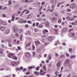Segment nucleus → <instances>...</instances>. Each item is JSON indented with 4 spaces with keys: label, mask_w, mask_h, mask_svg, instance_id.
Masks as SVG:
<instances>
[{
    "label": "nucleus",
    "mask_w": 77,
    "mask_h": 77,
    "mask_svg": "<svg viewBox=\"0 0 77 77\" xmlns=\"http://www.w3.org/2000/svg\"><path fill=\"white\" fill-rule=\"evenodd\" d=\"M40 75H45V71H44V70L42 69H41L40 71Z\"/></svg>",
    "instance_id": "1"
},
{
    "label": "nucleus",
    "mask_w": 77,
    "mask_h": 77,
    "mask_svg": "<svg viewBox=\"0 0 77 77\" xmlns=\"http://www.w3.org/2000/svg\"><path fill=\"white\" fill-rule=\"evenodd\" d=\"M12 29L14 33H16L18 31V28L15 26H14L12 28Z\"/></svg>",
    "instance_id": "2"
},
{
    "label": "nucleus",
    "mask_w": 77,
    "mask_h": 77,
    "mask_svg": "<svg viewBox=\"0 0 77 77\" xmlns=\"http://www.w3.org/2000/svg\"><path fill=\"white\" fill-rule=\"evenodd\" d=\"M18 64H19V63L15 61H13L11 63V65H13V66H17Z\"/></svg>",
    "instance_id": "3"
},
{
    "label": "nucleus",
    "mask_w": 77,
    "mask_h": 77,
    "mask_svg": "<svg viewBox=\"0 0 77 77\" xmlns=\"http://www.w3.org/2000/svg\"><path fill=\"white\" fill-rule=\"evenodd\" d=\"M75 3H72L70 5V8H71V9H74V8H75Z\"/></svg>",
    "instance_id": "4"
},
{
    "label": "nucleus",
    "mask_w": 77,
    "mask_h": 77,
    "mask_svg": "<svg viewBox=\"0 0 77 77\" xmlns=\"http://www.w3.org/2000/svg\"><path fill=\"white\" fill-rule=\"evenodd\" d=\"M26 56L27 58H30L31 57V55L29 52H26Z\"/></svg>",
    "instance_id": "5"
},
{
    "label": "nucleus",
    "mask_w": 77,
    "mask_h": 77,
    "mask_svg": "<svg viewBox=\"0 0 77 77\" xmlns=\"http://www.w3.org/2000/svg\"><path fill=\"white\" fill-rule=\"evenodd\" d=\"M52 16L53 17H58V13L56 12L53 13L52 14Z\"/></svg>",
    "instance_id": "6"
},
{
    "label": "nucleus",
    "mask_w": 77,
    "mask_h": 77,
    "mask_svg": "<svg viewBox=\"0 0 77 77\" xmlns=\"http://www.w3.org/2000/svg\"><path fill=\"white\" fill-rule=\"evenodd\" d=\"M56 3H57L56 0H51L50 1L51 4H56Z\"/></svg>",
    "instance_id": "7"
},
{
    "label": "nucleus",
    "mask_w": 77,
    "mask_h": 77,
    "mask_svg": "<svg viewBox=\"0 0 77 77\" xmlns=\"http://www.w3.org/2000/svg\"><path fill=\"white\" fill-rule=\"evenodd\" d=\"M64 63L65 65H68L69 63V60L67 59L65 60L64 62Z\"/></svg>",
    "instance_id": "8"
},
{
    "label": "nucleus",
    "mask_w": 77,
    "mask_h": 77,
    "mask_svg": "<svg viewBox=\"0 0 77 77\" xmlns=\"http://www.w3.org/2000/svg\"><path fill=\"white\" fill-rule=\"evenodd\" d=\"M56 20H57V18L55 17H52L51 19V20L52 22H54Z\"/></svg>",
    "instance_id": "9"
},
{
    "label": "nucleus",
    "mask_w": 77,
    "mask_h": 77,
    "mask_svg": "<svg viewBox=\"0 0 77 77\" xmlns=\"http://www.w3.org/2000/svg\"><path fill=\"white\" fill-rule=\"evenodd\" d=\"M61 65V62H59L57 63V68H59Z\"/></svg>",
    "instance_id": "10"
},
{
    "label": "nucleus",
    "mask_w": 77,
    "mask_h": 77,
    "mask_svg": "<svg viewBox=\"0 0 77 77\" xmlns=\"http://www.w3.org/2000/svg\"><path fill=\"white\" fill-rule=\"evenodd\" d=\"M41 51V49L38 48L36 50V52L37 53H40Z\"/></svg>",
    "instance_id": "11"
},
{
    "label": "nucleus",
    "mask_w": 77,
    "mask_h": 77,
    "mask_svg": "<svg viewBox=\"0 0 77 77\" xmlns=\"http://www.w3.org/2000/svg\"><path fill=\"white\" fill-rule=\"evenodd\" d=\"M14 55V54L12 53H10L9 54H8V57H10V58H11L12 57V56Z\"/></svg>",
    "instance_id": "12"
},
{
    "label": "nucleus",
    "mask_w": 77,
    "mask_h": 77,
    "mask_svg": "<svg viewBox=\"0 0 77 77\" xmlns=\"http://www.w3.org/2000/svg\"><path fill=\"white\" fill-rule=\"evenodd\" d=\"M0 30L2 31H4L5 30V27L4 26H2L0 28Z\"/></svg>",
    "instance_id": "13"
},
{
    "label": "nucleus",
    "mask_w": 77,
    "mask_h": 77,
    "mask_svg": "<svg viewBox=\"0 0 77 77\" xmlns=\"http://www.w3.org/2000/svg\"><path fill=\"white\" fill-rule=\"evenodd\" d=\"M23 20L20 19L19 21V23L21 24H23Z\"/></svg>",
    "instance_id": "14"
},
{
    "label": "nucleus",
    "mask_w": 77,
    "mask_h": 77,
    "mask_svg": "<svg viewBox=\"0 0 77 77\" xmlns=\"http://www.w3.org/2000/svg\"><path fill=\"white\" fill-rule=\"evenodd\" d=\"M43 33L44 35H46V33H48V30L45 29L43 31Z\"/></svg>",
    "instance_id": "15"
},
{
    "label": "nucleus",
    "mask_w": 77,
    "mask_h": 77,
    "mask_svg": "<svg viewBox=\"0 0 77 77\" xmlns=\"http://www.w3.org/2000/svg\"><path fill=\"white\" fill-rule=\"evenodd\" d=\"M43 68L45 71H46V70H47V67H46L45 66L43 65Z\"/></svg>",
    "instance_id": "16"
},
{
    "label": "nucleus",
    "mask_w": 77,
    "mask_h": 77,
    "mask_svg": "<svg viewBox=\"0 0 77 77\" xmlns=\"http://www.w3.org/2000/svg\"><path fill=\"white\" fill-rule=\"evenodd\" d=\"M28 11L29 10H27V9H26L22 11V13L23 14H24V12H28Z\"/></svg>",
    "instance_id": "17"
},
{
    "label": "nucleus",
    "mask_w": 77,
    "mask_h": 77,
    "mask_svg": "<svg viewBox=\"0 0 77 77\" xmlns=\"http://www.w3.org/2000/svg\"><path fill=\"white\" fill-rule=\"evenodd\" d=\"M45 26L46 27H49L50 25H49V23L47 22L45 24Z\"/></svg>",
    "instance_id": "18"
},
{
    "label": "nucleus",
    "mask_w": 77,
    "mask_h": 77,
    "mask_svg": "<svg viewBox=\"0 0 77 77\" xmlns=\"http://www.w3.org/2000/svg\"><path fill=\"white\" fill-rule=\"evenodd\" d=\"M34 74H35L36 75H39V72H34Z\"/></svg>",
    "instance_id": "19"
},
{
    "label": "nucleus",
    "mask_w": 77,
    "mask_h": 77,
    "mask_svg": "<svg viewBox=\"0 0 77 77\" xmlns=\"http://www.w3.org/2000/svg\"><path fill=\"white\" fill-rule=\"evenodd\" d=\"M12 58L13 59H15V60H17V57L15 56H13Z\"/></svg>",
    "instance_id": "20"
},
{
    "label": "nucleus",
    "mask_w": 77,
    "mask_h": 77,
    "mask_svg": "<svg viewBox=\"0 0 77 77\" xmlns=\"http://www.w3.org/2000/svg\"><path fill=\"white\" fill-rule=\"evenodd\" d=\"M67 16H69V17H71L72 16V13H68L67 14Z\"/></svg>",
    "instance_id": "21"
},
{
    "label": "nucleus",
    "mask_w": 77,
    "mask_h": 77,
    "mask_svg": "<svg viewBox=\"0 0 77 77\" xmlns=\"http://www.w3.org/2000/svg\"><path fill=\"white\" fill-rule=\"evenodd\" d=\"M6 32L7 33V34H8L9 32H10V30L9 29H8L6 30Z\"/></svg>",
    "instance_id": "22"
},
{
    "label": "nucleus",
    "mask_w": 77,
    "mask_h": 77,
    "mask_svg": "<svg viewBox=\"0 0 77 77\" xmlns=\"http://www.w3.org/2000/svg\"><path fill=\"white\" fill-rule=\"evenodd\" d=\"M52 39V37L50 36L48 37V41H51V40Z\"/></svg>",
    "instance_id": "23"
},
{
    "label": "nucleus",
    "mask_w": 77,
    "mask_h": 77,
    "mask_svg": "<svg viewBox=\"0 0 77 77\" xmlns=\"http://www.w3.org/2000/svg\"><path fill=\"white\" fill-rule=\"evenodd\" d=\"M70 57L71 59H73V58L75 57V56L74 55H71L70 56Z\"/></svg>",
    "instance_id": "24"
},
{
    "label": "nucleus",
    "mask_w": 77,
    "mask_h": 77,
    "mask_svg": "<svg viewBox=\"0 0 77 77\" xmlns=\"http://www.w3.org/2000/svg\"><path fill=\"white\" fill-rule=\"evenodd\" d=\"M23 32V29H19L18 30V32L19 33H21Z\"/></svg>",
    "instance_id": "25"
},
{
    "label": "nucleus",
    "mask_w": 77,
    "mask_h": 77,
    "mask_svg": "<svg viewBox=\"0 0 77 77\" xmlns=\"http://www.w3.org/2000/svg\"><path fill=\"white\" fill-rule=\"evenodd\" d=\"M54 31H55L56 34H57L58 33V31H57V29H54Z\"/></svg>",
    "instance_id": "26"
},
{
    "label": "nucleus",
    "mask_w": 77,
    "mask_h": 77,
    "mask_svg": "<svg viewBox=\"0 0 77 77\" xmlns=\"http://www.w3.org/2000/svg\"><path fill=\"white\" fill-rule=\"evenodd\" d=\"M35 43L37 45H39V44H40V43L39 42V41H37L35 42Z\"/></svg>",
    "instance_id": "27"
},
{
    "label": "nucleus",
    "mask_w": 77,
    "mask_h": 77,
    "mask_svg": "<svg viewBox=\"0 0 77 77\" xmlns=\"http://www.w3.org/2000/svg\"><path fill=\"white\" fill-rule=\"evenodd\" d=\"M43 26L41 24H39L38 26V28H42Z\"/></svg>",
    "instance_id": "28"
},
{
    "label": "nucleus",
    "mask_w": 77,
    "mask_h": 77,
    "mask_svg": "<svg viewBox=\"0 0 77 77\" xmlns=\"http://www.w3.org/2000/svg\"><path fill=\"white\" fill-rule=\"evenodd\" d=\"M30 45V43H29L28 44H27L26 46V47H25V49H26V47H29Z\"/></svg>",
    "instance_id": "29"
},
{
    "label": "nucleus",
    "mask_w": 77,
    "mask_h": 77,
    "mask_svg": "<svg viewBox=\"0 0 77 77\" xmlns=\"http://www.w3.org/2000/svg\"><path fill=\"white\" fill-rule=\"evenodd\" d=\"M21 13V11H19L18 10L17 11V13L18 15H20V14Z\"/></svg>",
    "instance_id": "30"
},
{
    "label": "nucleus",
    "mask_w": 77,
    "mask_h": 77,
    "mask_svg": "<svg viewBox=\"0 0 77 77\" xmlns=\"http://www.w3.org/2000/svg\"><path fill=\"white\" fill-rule=\"evenodd\" d=\"M61 21H62V20H61V19H60L58 20V23H61Z\"/></svg>",
    "instance_id": "31"
},
{
    "label": "nucleus",
    "mask_w": 77,
    "mask_h": 77,
    "mask_svg": "<svg viewBox=\"0 0 77 77\" xmlns=\"http://www.w3.org/2000/svg\"><path fill=\"white\" fill-rule=\"evenodd\" d=\"M22 2H25V3H27V2H29L28 0H22Z\"/></svg>",
    "instance_id": "32"
},
{
    "label": "nucleus",
    "mask_w": 77,
    "mask_h": 77,
    "mask_svg": "<svg viewBox=\"0 0 77 77\" xmlns=\"http://www.w3.org/2000/svg\"><path fill=\"white\" fill-rule=\"evenodd\" d=\"M73 13H74L75 14H77V11L75 10L73 11Z\"/></svg>",
    "instance_id": "33"
},
{
    "label": "nucleus",
    "mask_w": 77,
    "mask_h": 77,
    "mask_svg": "<svg viewBox=\"0 0 77 77\" xmlns=\"http://www.w3.org/2000/svg\"><path fill=\"white\" fill-rule=\"evenodd\" d=\"M39 68H40V67H37L35 68V69L37 71H38L39 69Z\"/></svg>",
    "instance_id": "34"
},
{
    "label": "nucleus",
    "mask_w": 77,
    "mask_h": 77,
    "mask_svg": "<svg viewBox=\"0 0 77 77\" xmlns=\"http://www.w3.org/2000/svg\"><path fill=\"white\" fill-rule=\"evenodd\" d=\"M31 15H32V14H30L28 15V17H27V18L29 19V18L31 17Z\"/></svg>",
    "instance_id": "35"
},
{
    "label": "nucleus",
    "mask_w": 77,
    "mask_h": 77,
    "mask_svg": "<svg viewBox=\"0 0 77 77\" xmlns=\"http://www.w3.org/2000/svg\"><path fill=\"white\" fill-rule=\"evenodd\" d=\"M51 55H49L48 57V59H49V60H51Z\"/></svg>",
    "instance_id": "36"
},
{
    "label": "nucleus",
    "mask_w": 77,
    "mask_h": 77,
    "mask_svg": "<svg viewBox=\"0 0 77 77\" xmlns=\"http://www.w3.org/2000/svg\"><path fill=\"white\" fill-rule=\"evenodd\" d=\"M22 37H23V35H21L20 37V41H22Z\"/></svg>",
    "instance_id": "37"
},
{
    "label": "nucleus",
    "mask_w": 77,
    "mask_h": 77,
    "mask_svg": "<svg viewBox=\"0 0 77 77\" xmlns=\"http://www.w3.org/2000/svg\"><path fill=\"white\" fill-rule=\"evenodd\" d=\"M0 53L1 54H3V50L0 49Z\"/></svg>",
    "instance_id": "38"
},
{
    "label": "nucleus",
    "mask_w": 77,
    "mask_h": 77,
    "mask_svg": "<svg viewBox=\"0 0 77 77\" xmlns=\"http://www.w3.org/2000/svg\"><path fill=\"white\" fill-rule=\"evenodd\" d=\"M16 71H20V68H19L17 67L16 68Z\"/></svg>",
    "instance_id": "39"
},
{
    "label": "nucleus",
    "mask_w": 77,
    "mask_h": 77,
    "mask_svg": "<svg viewBox=\"0 0 77 77\" xmlns=\"http://www.w3.org/2000/svg\"><path fill=\"white\" fill-rule=\"evenodd\" d=\"M67 28H64V32H66L67 31Z\"/></svg>",
    "instance_id": "40"
},
{
    "label": "nucleus",
    "mask_w": 77,
    "mask_h": 77,
    "mask_svg": "<svg viewBox=\"0 0 77 77\" xmlns=\"http://www.w3.org/2000/svg\"><path fill=\"white\" fill-rule=\"evenodd\" d=\"M71 36H74L75 35V34L74 33H71Z\"/></svg>",
    "instance_id": "41"
},
{
    "label": "nucleus",
    "mask_w": 77,
    "mask_h": 77,
    "mask_svg": "<svg viewBox=\"0 0 77 77\" xmlns=\"http://www.w3.org/2000/svg\"><path fill=\"white\" fill-rule=\"evenodd\" d=\"M37 21H41V20H42V19H41V18H38L37 19Z\"/></svg>",
    "instance_id": "42"
},
{
    "label": "nucleus",
    "mask_w": 77,
    "mask_h": 77,
    "mask_svg": "<svg viewBox=\"0 0 77 77\" xmlns=\"http://www.w3.org/2000/svg\"><path fill=\"white\" fill-rule=\"evenodd\" d=\"M69 52H72V49L71 48H69Z\"/></svg>",
    "instance_id": "43"
},
{
    "label": "nucleus",
    "mask_w": 77,
    "mask_h": 77,
    "mask_svg": "<svg viewBox=\"0 0 77 77\" xmlns=\"http://www.w3.org/2000/svg\"><path fill=\"white\" fill-rule=\"evenodd\" d=\"M72 25H77V24H76V22L75 23H71Z\"/></svg>",
    "instance_id": "44"
},
{
    "label": "nucleus",
    "mask_w": 77,
    "mask_h": 77,
    "mask_svg": "<svg viewBox=\"0 0 77 77\" xmlns=\"http://www.w3.org/2000/svg\"><path fill=\"white\" fill-rule=\"evenodd\" d=\"M45 1L43 2H42V3H41V5H44V4H45Z\"/></svg>",
    "instance_id": "45"
},
{
    "label": "nucleus",
    "mask_w": 77,
    "mask_h": 77,
    "mask_svg": "<svg viewBox=\"0 0 77 77\" xmlns=\"http://www.w3.org/2000/svg\"><path fill=\"white\" fill-rule=\"evenodd\" d=\"M26 70H27V69H26V68H23V72H24V71H26Z\"/></svg>",
    "instance_id": "46"
},
{
    "label": "nucleus",
    "mask_w": 77,
    "mask_h": 77,
    "mask_svg": "<svg viewBox=\"0 0 77 77\" xmlns=\"http://www.w3.org/2000/svg\"><path fill=\"white\" fill-rule=\"evenodd\" d=\"M55 74L57 76V74H58V72L57 71H56L55 72Z\"/></svg>",
    "instance_id": "47"
},
{
    "label": "nucleus",
    "mask_w": 77,
    "mask_h": 77,
    "mask_svg": "<svg viewBox=\"0 0 77 77\" xmlns=\"http://www.w3.org/2000/svg\"><path fill=\"white\" fill-rule=\"evenodd\" d=\"M66 19L67 20H70V17H66Z\"/></svg>",
    "instance_id": "48"
},
{
    "label": "nucleus",
    "mask_w": 77,
    "mask_h": 77,
    "mask_svg": "<svg viewBox=\"0 0 77 77\" xmlns=\"http://www.w3.org/2000/svg\"><path fill=\"white\" fill-rule=\"evenodd\" d=\"M23 9V7H20L19 8V9L20 10H22Z\"/></svg>",
    "instance_id": "49"
},
{
    "label": "nucleus",
    "mask_w": 77,
    "mask_h": 77,
    "mask_svg": "<svg viewBox=\"0 0 77 77\" xmlns=\"http://www.w3.org/2000/svg\"><path fill=\"white\" fill-rule=\"evenodd\" d=\"M66 56L67 57H69V55L68 53L66 54Z\"/></svg>",
    "instance_id": "50"
},
{
    "label": "nucleus",
    "mask_w": 77,
    "mask_h": 77,
    "mask_svg": "<svg viewBox=\"0 0 77 77\" xmlns=\"http://www.w3.org/2000/svg\"><path fill=\"white\" fill-rule=\"evenodd\" d=\"M32 50H34V49L35 48V46L34 45L32 46Z\"/></svg>",
    "instance_id": "51"
},
{
    "label": "nucleus",
    "mask_w": 77,
    "mask_h": 77,
    "mask_svg": "<svg viewBox=\"0 0 77 77\" xmlns=\"http://www.w3.org/2000/svg\"><path fill=\"white\" fill-rule=\"evenodd\" d=\"M32 54H33V56H35V52H33L32 53Z\"/></svg>",
    "instance_id": "52"
},
{
    "label": "nucleus",
    "mask_w": 77,
    "mask_h": 77,
    "mask_svg": "<svg viewBox=\"0 0 77 77\" xmlns=\"http://www.w3.org/2000/svg\"><path fill=\"white\" fill-rule=\"evenodd\" d=\"M46 62L47 63H48L49 62V60H46Z\"/></svg>",
    "instance_id": "53"
},
{
    "label": "nucleus",
    "mask_w": 77,
    "mask_h": 77,
    "mask_svg": "<svg viewBox=\"0 0 77 77\" xmlns=\"http://www.w3.org/2000/svg\"><path fill=\"white\" fill-rule=\"evenodd\" d=\"M34 0H31L30 1H29V3H31L32 2H34Z\"/></svg>",
    "instance_id": "54"
},
{
    "label": "nucleus",
    "mask_w": 77,
    "mask_h": 77,
    "mask_svg": "<svg viewBox=\"0 0 77 77\" xmlns=\"http://www.w3.org/2000/svg\"><path fill=\"white\" fill-rule=\"evenodd\" d=\"M70 20L71 21H72V20H74V18H71L70 19Z\"/></svg>",
    "instance_id": "55"
},
{
    "label": "nucleus",
    "mask_w": 77,
    "mask_h": 77,
    "mask_svg": "<svg viewBox=\"0 0 77 77\" xmlns=\"http://www.w3.org/2000/svg\"><path fill=\"white\" fill-rule=\"evenodd\" d=\"M12 17L13 19H15V15H12Z\"/></svg>",
    "instance_id": "56"
},
{
    "label": "nucleus",
    "mask_w": 77,
    "mask_h": 77,
    "mask_svg": "<svg viewBox=\"0 0 77 77\" xmlns=\"http://www.w3.org/2000/svg\"><path fill=\"white\" fill-rule=\"evenodd\" d=\"M61 5V3L60 2H59L57 5V6H58V7H59V5Z\"/></svg>",
    "instance_id": "57"
},
{
    "label": "nucleus",
    "mask_w": 77,
    "mask_h": 77,
    "mask_svg": "<svg viewBox=\"0 0 77 77\" xmlns=\"http://www.w3.org/2000/svg\"><path fill=\"white\" fill-rule=\"evenodd\" d=\"M2 16L3 17H6V15L5 14H2Z\"/></svg>",
    "instance_id": "58"
},
{
    "label": "nucleus",
    "mask_w": 77,
    "mask_h": 77,
    "mask_svg": "<svg viewBox=\"0 0 77 77\" xmlns=\"http://www.w3.org/2000/svg\"><path fill=\"white\" fill-rule=\"evenodd\" d=\"M8 3L10 4H11V3H12V2L10 0L8 1Z\"/></svg>",
    "instance_id": "59"
},
{
    "label": "nucleus",
    "mask_w": 77,
    "mask_h": 77,
    "mask_svg": "<svg viewBox=\"0 0 77 77\" xmlns=\"http://www.w3.org/2000/svg\"><path fill=\"white\" fill-rule=\"evenodd\" d=\"M27 23L26 20H25V21H24V20H23V23Z\"/></svg>",
    "instance_id": "60"
},
{
    "label": "nucleus",
    "mask_w": 77,
    "mask_h": 77,
    "mask_svg": "<svg viewBox=\"0 0 77 77\" xmlns=\"http://www.w3.org/2000/svg\"><path fill=\"white\" fill-rule=\"evenodd\" d=\"M58 76L59 77H62V74H60L58 75Z\"/></svg>",
    "instance_id": "61"
},
{
    "label": "nucleus",
    "mask_w": 77,
    "mask_h": 77,
    "mask_svg": "<svg viewBox=\"0 0 77 77\" xmlns=\"http://www.w3.org/2000/svg\"><path fill=\"white\" fill-rule=\"evenodd\" d=\"M12 77H16V75L15 74H13L12 75Z\"/></svg>",
    "instance_id": "62"
},
{
    "label": "nucleus",
    "mask_w": 77,
    "mask_h": 77,
    "mask_svg": "<svg viewBox=\"0 0 77 77\" xmlns=\"http://www.w3.org/2000/svg\"><path fill=\"white\" fill-rule=\"evenodd\" d=\"M8 45L9 46H10V47H12V45H11V44L9 43L8 44Z\"/></svg>",
    "instance_id": "63"
},
{
    "label": "nucleus",
    "mask_w": 77,
    "mask_h": 77,
    "mask_svg": "<svg viewBox=\"0 0 77 77\" xmlns=\"http://www.w3.org/2000/svg\"><path fill=\"white\" fill-rule=\"evenodd\" d=\"M38 25H39V23L38 22L37 23H36V26L37 27Z\"/></svg>",
    "instance_id": "64"
}]
</instances>
